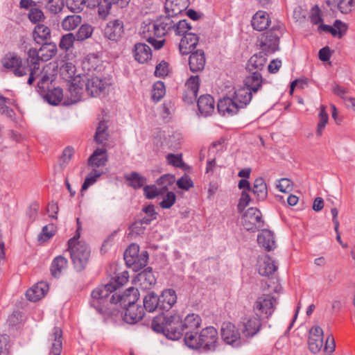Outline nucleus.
Listing matches in <instances>:
<instances>
[{"label": "nucleus", "mask_w": 355, "mask_h": 355, "mask_svg": "<svg viewBox=\"0 0 355 355\" xmlns=\"http://www.w3.org/2000/svg\"><path fill=\"white\" fill-rule=\"evenodd\" d=\"M197 105L200 113L205 116L211 115L215 109L214 98L209 94L200 96L197 101Z\"/></svg>", "instance_id": "obj_26"}, {"label": "nucleus", "mask_w": 355, "mask_h": 355, "mask_svg": "<svg viewBox=\"0 0 355 355\" xmlns=\"http://www.w3.org/2000/svg\"><path fill=\"white\" fill-rule=\"evenodd\" d=\"M251 190L258 200L263 201L268 196L267 185L262 178H258L254 180L253 188Z\"/></svg>", "instance_id": "obj_39"}, {"label": "nucleus", "mask_w": 355, "mask_h": 355, "mask_svg": "<svg viewBox=\"0 0 355 355\" xmlns=\"http://www.w3.org/2000/svg\"><path fill=\"white\" fill-rule=\"evenodd\" d=\"M39 51L41 54L42 61H47L55 55L57 48L55 45L46 43L42 44Z\"/></svg>", "instance_id": "obj_48"}, {"label": "nucleus", "mask_w": 355, "mask_h": 355, "mask_svg": "<svg viewBox=\"0 0 355 355\" xmlns=\"http://www.w3.org/2000/svg\"><path fill=\"white\" fill-rule=\"evenodd\" d=\"M261 319L256 315L245 318L243 320V334L246 337H252L260 330Z\"/></svg>", "instance_id": "obj_20"}, {"label": "nucleus", "mask_w": 355, "mask_h": 355, "mask_svg": "<svg viewBox=\"0 0 355 355\" xmlns=\"http://www.w3.org/2000/svg\"><path fill=\"white\" fill-rule=\"evenodd\" d=\"M279 28V26H273L259 39V46L265 55L273 53L279 50V36L276 33Z\"/></svg>", "instance_id": "obj_8"}, {"label": "nucleus", "mask_w": 355, "mask_h": 355, "mask_svg": "<svg viewBox=\"0 0 355 355\" xmlns=\"http://www.w3.org/2000/svg\"><path fill=\"white\" fill-rule=\"evenodd\" d=\"M104 36L114 42L119 41L124 34V24L122 20H110L104 28Z\"/></svg>", "instance_id": "obj_15"}, {"label": "nucleus", "mask_w": 355, "mask_h": 355, "mask_svg": "<svg viewBox=\"0 0 355 355\" xmlns=\"http://www.w3.org/2000/svg\"><path fill=\"white\" fill-rule=\"evenodd\" d=\"M64 6L62 0H49L46 4V8L53 14L60 12Z\"/></svg>", "instance_id": "obj_62"}, {"label": "nucleus", "mask_w": 355, "mask_h": 355, "mask_svg": "<svg viewBox=\"0 0 355 355\" xmlns=\"http://www.w3.org/2000/svg\"><path fill=\"white\" fill-rule=\"evenodd\" d=\"M107 162V150L105 148H96L88 159V165L92 167L105 166Z\"/></svg>", "instance_id": "obj_32"}, {"label": "nucleus", "mask_w": 355, "mask_h": 355, "mask_svg": "<svg viewBox=\"0 0 355 355\" xmlns=\"http://www.w3.org/2000/svg\"><path fill=\"white\" fill-rule=\"evenodd\" d=\"M112 5L111 2L106 0H101L99 4L96 5L99 16L105 18L109 14Z\"/></svg>", "instance_id": "obj_63"}, {"label": "nucleus", "mask_w": 355, "mask_h": 355, "mask_svg": "<svg viewBox=\"0 0 355 355\" xmlns=\"http://www.w3.org/2000/svg\"><path fill=\"white\" fill-rule=\"evenodd\" d=\"M175 182V176L166 174L160 177L157 180V184L159 187V188L162 191V193L166 191L168 189V187L172 185Z\"/></svg>", "instance_id": "obj_55"}, {"label": "nucleus", "mask_w": 355, "mask_h": 355, "mask_svg": "<svg viewBox=\"0 0 355 355\" xmlns=\"http://www.w3.org/2000/svg\"><path fill=\"white\" fill-rule=\"evenodd\" d=\"M137 281L142 289H150L156 283L152 268H148L137 275Z\"/></svg>", "instance_id": "obj_33"}, {"label": "nucleus", "mask_w": 355, "mask_h": 355, "mask_svg": "<svg viewBox=\"0 0 355 355\" xmlns=\"http://www.w3.org/2000/svg\"><path fill=\"white\" fill-rule=\"evenodd\" d=\"M159 302V309L168 311L176 303L177 295L174 290L166 289L162 291L160 296L158 297Z\"/></svg>", "instance_id": "obj_28"}, {"label": "nucleus", "mask_w": 355, "mask_h": 355, "mask_svg": "<svg viewBox=\"0 0 355 355\" xmlns=\"http://www.w3.org/2000/svg\"><path fill=\"white\" fill-rule=\"evenodd\" d=\"M266 55L263 51L253 55L248 60L247 64L248 70L252 72L254 70L258 72L261 71L266 62Z\"/></svg>", "instance_id": "obj_36"}, {"label": "nucleus", "mask_w": 355, "mask_h": 355, "mask_svg": "<svg viewBox=\"0 0 355 355\" xmlns=\"http://www.w3.org/2000/svg\"><path fill=\"white\" fill-rule=\"evenodd\" d=\"M1 62L3 66L15 76L21 77L28 74V67H26L23 60L15 53H8Z\"/></svg>", "instance_id": "obj_9"}, {"label": "nucleus", "mask_w": 355, "mask_h": 355, "mask_svg": "<svg viewBox=\"0 0 355 355\" xmlns=\"http://www.w3.org/2000/svg\"><path fill=\"white\" fill-rule=\"evenodd\" d=\"M77 234L68 241L67 250L70 253L75 269L77 271H82L86 268L89 262L91 250L85 242L78 241V239L80 237L78 231L80 228L79 218H77Z\"/></svg>", "instance_id": "obj_5"}, {"label": "nucleus", "mask_w": 355, "mask_h": 355, "mask_svg": "<svg viewBox=\"0 0 355 355\" xmlns=\"http://www.w3.org/2000/svg\"><path fill=\"white\" fill-rule=\"evenodd\" d=\"M309 348L314 354L318 352L323 345L322 338H310L309 337Z\"/></svg>", "instance_id": "obj_61"}, {"label": "nucleus", "mask_w": 355, "mask_h": 355, "mask_svg": "<svg viewBox=\"0 0 355 355\" xmlns=\"http://www.w3.org/2000/svg\"><path fill=\"white\" fill-rule=\"evenodd\" d=\"M108 127L105 121H101L96 128L94 135V139L96 143L103 144L108 140L109 133L107 131Z\"/></svg>", "instance_id": "obj_44"}, {"label": "nucleus", "mask_w": 355, "mask_h": 355, "mask_svg": "<svg viewBox=\"0 0 355 355\" xmlns=\"http://www.w3.org/2000/svg\"><path fill=\"white\" fill-rule=\"evenodd\" d=\"M125 179L128 182V185L135 189L141 188L146 183V178L137 172L125 175Z\"/></svg>", "instance_id": "obj_42"}, {"label": "nucleus", "mask_w": 355, "mask_h": 355, "mask_svg": "<svg viewBox=\"0 0 355 355\" xmlns=\"http://www.w3.org/2000/svg\"><path fill=\"white\" fill-rule=\"evenodd\" d=\"M132 55L137 62L144 64L151 59V49L144 43H137L132 49Z\"/></svg>", "instance_id": "obj_22"}, {"label": "nucleus", "mask_w": 355, "mask_h": 355, "mask_svg": "<svg viewBox=\"0 0 355 355\" xmlns=\"http://www.w3.org/2000/svg\"><path fill=\"white\" fill-rule=\"evenodd\" d=\"M76 40L75 35L71 33L65 34L62 36L60 43L59 47L64 51H68L71 49L74 43V41Z\"/></svg>", "instance_id": "obj_56"}, {"label": "nucleus", "mask_w": 355, "mask_h": 355, "mask_svg": "<svg viewBox=\"0 0 355 355\" xmlns=\"http://www.w3.org/2000/svg\"><path fill=\"white\" fill-rule=\"evenodd\" d=\"M199 38L196 34H185L180 40L179 44L180 52L182 55H187L191 53L196 47Z\"/></svg>", "instance_id": "obj_21"}, {"label": "nucleus", "mask_w": 355, "mask_h": 355, "mask_svg": "<svg viewBox=\"0 0 355 355\" xmlns=\"http://www.w3.org/2000/svg\"><path fill=\"white\" fill-rule=\"evenodd\" d=\"M201 322V318L198 314L191 313L187 315L182 321L183 331L188 330L186 332H193L194 330L200 327Z\"/></svg>", "instance_id": "obj_37"}, {"label": "nucleus", "mask_w": 355, "mask_h": 355, "mask_svg": "<svg viewBox=\"0 0 355 355\" xmlns=\"http://www.w3.org/2000/svg\"><path fill=\"white\" fill-rule=\"evenodd\" d=\"M62 329L58 327H54L49 338L51 345L50 355H60L62 349Z\"/></svg>", "instance_id": "obj_24"}, {"label": "nucleus", "mask_w": 355, "mask_h": 355, "mask_svg": "<svg viewBox=\"0 0 355 355\" xmlns=\"http://www.w3.org/2000/svg\"><path fill=\"white\" fill-rule=\"evenodd\" d=\"M277 299L270 294H263L258 297L253 305L254 314L261 320L269 318L274 313Z\"/></svg>", "instance_id": "obj_6"}, {"label": "nucleus", "mask_w": 355, "mask_h": 355, "mask_svg": "<svg viewBox=\"0 0 355 355\" xmlns=\"http://www.w3.org/2000/svg\"><path fill=\"white\" fill-rule=\"evenodd\" d=\"M116 297L114 300L115 308L119 311L117 304L119 303L120 306L123 307H129L132 304H137L136 302L139 300V293L137 288L130 287L128 288L123 294L115 293Z\"/></svg>", "instance_id": "obj_17"}, {"label": "nucleus", "mask_w": 355, "mask_h": 355, "mask_svg": "<svg viewBox=\"0 0 355 355\" xmlns=\"http://www.w3.org/2000/svg\"><path fill=\"white\" fill-rule=\"evenodd\" d=\"M257 242L260 246L267 251H271L276 247L273 233L268 230H263L257 236Z\"/></svg>", "instance_id": "obj_31"}, {"label": "nucleus", "mask_w": 355, "mask_h": 355, "mask_svg": "<svg viewBox=\"0 0 355 355\" xmlns=\"http://www.w3.org/2000/svg\"><path fill=\"white\" fill-rule=\"evenodd\" d=\"M220 335L223 341L233 346L241 344V334L236 327L231 322H223L220 329Z\"/></svg>", "instance_id": "obj_14"}, {"label": "nucleus", "mask_w": 355, "mask_h": 355, "mask_svg": "<svg viewBox=\"0 0 355 355\" xmlns=\"http://www.w3.org/2000/svg\"><path fill=\"white\" fill-rule=\"evenodd\" d=\"M191 28V26L187 20L183 19L177 21V17H175V26L173 27V30L177 35L184 36L185 34H189L190 33L189 31Z\"/></svg>", "instance_id": "obj_49"}, {"label": "nucleus", "mask_w": 355, "mask_h": 355, "mask_svg": "<svg viewBox=\"0 0 355 355\" xmlns=\"http://www.w3.org/2000/svg\"><path fill=\"white\" fill-rule=\"evenodd\" d=\"M40 61H42V57L39 50L34 48L30 49L27 53L26 60L24 62L28 69L29 77L27 83L29 85H33L36 78L39 76Z\"/></svg>", "instance_id": "obj_11"}, {"label": "nucleus", "mask_w": 355, "mask_h": 355, "mask_svg": "<svg viewBox=\"0 0 355 355\" xmlns=\"http://www.w3.org/2000/svg\"><path fill=\"white\" fill-rule=\"evenodd\" d=\"M102 173L94 169L85 178V181L81 187V194L83 195V192L86 191L89 187L94 184L97 179L101 175Z\"/></svg>", "instance_id": "obj_52"}, {"label": "nucleus", "mask_w": 355, "mask_h": 355, "mask_svg": "<svg viewBox=\"0 0 355 355\" xmlns=\"http://www.w3.org/2000/svg\"><path fill=\"white\" fill-rule=\"evenodd\" d=\"M36 78H40L37 83L39 91L42 93L45 92L49 87V84L51 82L49 74L46 71L40 69L39 76Z\"/></svg>", "instance_id": "obj_51"}, {"label": "nucleus", "mask_w": 355, "mask_h": 355, "mask_svg": "<svg viewBox=\"0 0 355 355\" xmlns=\"http://www.w3.org/2000/svg\"><path fill=\"white\" fill-rule=\"evenodd\" d=\"M144 309L148 312H153L156 309H159V302L158 296L154 292L148 293L144 298Z\"/></svg>", "instance_id": "obj_43"}, {"label": "nucleus", "mask_w": 355, "mask_h": 355, "mask_svg": "<svg viewBox=\"0 0 355 355\" xmlns=\"http://www.w3.org/2000/svg\"><path fill=\"white\" fill-rule=\"evenodd\" d=\"M55 234L54 226L53 224H49L44 226L40 234L38 235V241L44 243L49 240Z\"/></svg>", "instance_id": "obj_58"}, {"label": "nucleus", "mask_w": 355, "mask_h": 355, "mask_svg": "<svg viewBox=\"0 0 355 355\" xmlns=\"http://www.w3.org/2000/svg\"><path fill=\"white\" fill-rule=\"evenodd\" d=\"M74 150L71 147H67L62 152V156L60 160V165L61 167L64 168L70 162Z\"/></svg>", "instance_id": "obj_64"}, {"label": "nucleus", "mask_w": 355, "mask_h": 355, "mask_svg": "<svg viewBox=\"0 0 355 355\" xmlns=\"http://www.w3.org/2000/svg\"><path fill=\"white\" fill-rule=\"evenodd\" d=\"M139 33L156 50L160 49L164 44V39L156 40L155 38V37L162 38V36H158V28L155 21L144 22L141 26Z\"/></svg>", "instance_id": "obj_10"}, {"label": "nucleus", "mask_w": 355, "mask_h": 355, "mask_svg": "<svg viewBox=\"0 0 355 355\" xmlns=\"http://www.w3.org/2000/svg\"><path fill=\"white\" fill-rule=\"evenodd\" d=\"M82 18L80 15H68L64 18L62 21V27L65 31L74 30L80 24Z\"/></svg>", "instance_id": "obj_45"}, {"label": "nucleus", "mask_w": 355, "mask_h": 355, "mask_svg": "<svg viewBox=\"0 0 355 355\" xmlns=\"http://www.w3.org/2000/svg\"><path fill=\"white\" fill-rule=\"evenodd\" d=\"M33 37L37 43L40 44L51 37V30L47 26L39 24L33 30Z\"/></svg>", "instance_id": "obj_40"}, {"label": "nucleus", "mask_w": 355, "mask_h": 355, "mask_svg": "<svg viewBox=\"0 0 355 355\" xmlns=\"http://www.w3.org/2000/svg\"><path fill=\"white\" fill-rule=\"evenodd\" d=\"M85 79V90L88 95L92 97H96L103 93L108 86V83L103 79L97 76L92 77L91 78Z\"/></svg>", "instance_id": "obj_16"}, {"label": "nucleus", "mask_w": 355, "mask_h": 355, "mask_svg": "<svg viewBox=\"0 0 355 355\" xmlns=\"http://www.w3.org/2000/svg\"><path fill=\"white\" fill-rule=\"evenodd\" d=\"M218 339V331L214 327L202 329L198 336L194 332H186L184 343L191 349L214 351Z\"/></svg>", "instance_id": "obj_3"}, {"label": "nucleus", "mask_w": 355, "mask_h": 355, "mask_svg": "<svg viewBox=\"0 0 355 355\" xmlns=\"http://www.w3.org/2000/svg\"><path fill=\"white\" fill-rule=\"evenodd\" d=\"M319 122L317 125L316 134L318 136H321L323 132V130L328 123L329 116L326 112V106L322 105L320 106V113L318 114Z\"/></svg>", "instance_id": "obj_50"}, {"label": "nucleus", "mask_w": 355, "mask_h": 355, "mask_svg": "<svg viewBox=\"0 0 355 355\" xmlns=\"http://www.w3.org/2000/svg\"><path fill=\"white\" fill-rule=\"evenodd\" d=\"M128 277V272L123 271L116 276L114 282L101 286L92 291L89 304L104 320L114 319L119 315L120 311L115 308L114 305L116 294L110 295L119 286L126 283Z\"/></svg>", "instance_id": "obj_1"}, {"label": "nucleus", "mask_w": 355, "mask_h": 355, "mask_svg": "<svg viewBox=\"0 0 355 355\" xmlns=\"http://www.w3.org/2000/svg\"><path fill=\"white\" fill-rule=\"evenodd\" d=\"M253 93L248 87H241L235 91L233 98L224 97L218 102V112L225 116L236 114L239 109L248 105L252 98Z\"/></svg>", "instance_id": "obj_4"}, {"label": "nucleus", "mask_w": 355, "mask_h": 355, "mask_svg": "<svg viewBox=\"0 0 355 355\" xmlns=\"http://www.w3.org/2000/svg\"><path fill=\"white\" fill-rule=\"evenodd\" d=\"M166 89L163 82L157 81L153 85L152 98L155 102L159 101L165 95Z\"/></svg>", "instance_id": "obj_54"}, {"label": "nucleus", "mask_w": 355, "mask_h": 355, "mask_svg": "<svg viewBox=\"0 0 355 355\" xmlns=\"http://www.w3.org/2000/svg\"><path fill=\"white\" fill-rule=\"evenodd\" d=\"M28 18L32 23L37 24L44 21L45 16L43 11L37 6H35L28 11Z\"/></svg>", "instance_id": "obj_57"}, {"label": "nucleus", "mask_w": 355, "mask_h": 355, "mask_svg": "<svg viewBox=\"0 0 355 355\" xmlns=\"http://www.w3.org/2000/svg\"><path fill=\"white\" fill-rule=\"evenodd\" d=\"M166 15L164 16H160L155 21L158 28V36L164 37L171 30H173V27L175 26V16L168 15V12H166Z\"/></svg>", "instance_id": "obj_23"}, {"label": "nucleus", "mask_w": 355, "mask_h": 355, "mask_svg": "<svg viewBox=\"0 0 355 355\" xmlns=\"http://www.w3.org/2000/svg\"><path fill=\"white\" fill-rule=\"evenodd\" d=\"M11 103V99L6 98L0 94V114L8 119H14L15 113L14 110L9 107L8 105H10Z\"/></svg>", "instance_id": "obj_46"}, {"label": "nucleus", "mask_w": 355, "mask_h": 355, "mask_svg": "<svg viewBox=\"0 0 355 355\" xmlns=\"http://www.w3.org/2000/svg\"><path fill=\"white\" fill-rule=\"evenodd\" d=\"M146 227L142 225V223L135 221L130 227L129 235L132 238L143 235L145 233Z\"/></svg>", "instance_id": "obj_60"}, {"label": "nucleus", "mask_w": 355, "mask_h": 355, "mask_svg": "<svg viewBox=\"0 0 355 355\" xmlns=\"http://www.w3.org/2000/svg\"><path fill=\"white\" fill-rule=\"evenodd\" d=\"M277 270L275 262L268 255H266L258 261V271L262 276H270Z\"/></svg>", "instance_id": "obj_27"}, {"label": "nucleus", "mask_w": 355, "mask_h": 355, "mask_svg": "<svg viewBox=\"0 0 355 355\" xmlns=\"http://www.w3.org/2000/svg\"><path fill=\"white\" fill-rule=\"evenodd\" d=\"M68 261L63 256H58L53 260L51 265V272L54 277H59L62 271L67 268Z\"/></svg>", "instance_id": "obj_38"}, {"label": "nucleus", "mask_w": 355, "mask_h": 355, "mask_svg": "<svg viewBox=\"0 0 355 355\" xmlns=\"http://www.w3.org/2000/svg\"><path fill=\"white\" fill-rule=\"evenodd\" d=\"M102 64L100 57L94 53H90L86 56L83 62V67L88 71L97 70Z\"/></svg>", "instance_id": "obj_41"}, {"label": "nucleus", "mask_w": 355, "mask_h": 355, "mask_svg": "<svg viewBox=\"0 0 355 355\" xmlns=\"http://www.w3.org/2000/svg\"><path fill=\"white\" fill-rule=\"evenodd\" d=\"M85 86V79L81 76L75 77L69 85L67 100L65 103L67 105L73 104L81 100Z\"/></svg>", "instance_id": "obj_13"}, {"label": "nucleus", "mask_w": 355, "mask_h": 355, "mask_svg": "<svg viewBox=\"0 0 355 355\" xmlns=\"http://www.w3.org/2000/svg\"><path fill=\"white\" fill-rule=\"evenodd\" d=\"M63 93L62 89L60 87L49 89L45 94L44 98L47 102L53 105H58L62 99Z\"/></svg>", "instance_id": "obj_47"}, {"label": "nucleus", "mask_w": 355, "mask_h": 355, "mask_svg": "<svg viewBox=\"0 0 355 355\" xmlns=\"http://www.w3.org/2000/svg\"><path fill=\"white\" fill-rule=\"evenodd\" d=\"M93 27L89 24H83L78 29L75 37L78 41H84L89 38L93 33Z\"/></svg>", "instance_id": "obj_53"}, {"label": "nucleus", "mask_w": 355, "mask_h": 355, "mask_svg": "<svg viewBox=\"0 0 355 355\" xmlns=\"http://www.w3.org/2000/svg\"><path fill=\"white\" fill-rule=\"evenodd\" d=\"M261 213L258 209L250 207L243 214L242 224L248 231L254 232L263 227V222L261 220Z\"/></svg>", "instance_id": "obj_12"}, {"label": "nucleus", "mask_w": 355, "mask_h": 355, "mask_svg": "<svg viewBox=\"0 0 355 355\" xmlns=\"http://www.w3.org/2000/svg\"><path fill=\"white\" fill-rule=\"evenodd\" d=\"M262 84L263 78L258 71H252L244 80V87H248L253 94H256L262 87Z\"/></svg>", "instance_id": "obj_30"}, {"label": "nucleus", "mask_w": 355, "mask_h": 355, "mask_svg": "<svg viewBox=\"0 0 355 355\" xmlns=\"http://www.w3.org/2000/svg\"><path fill=\"white\" fill-rule=\"evenodd\" d=\"M75 72L76 67L71 62H66L60 67V73L66 79L71 78L75 75Z\"/></svg>", "instance_id": "obj_59"}, {"label": "nucleus", "mask_w": 355, "mask_h": 355, "mask_svg": "<svg viewBox=\"0 0 355 355\" xmlns=\"http://www.w3.org/2000/svg\"><path fill=\"white\" fill-rule=\"evenodd\" d=\"M123 320L128 324H135L140 321L144 315V310L141 306L132 304L124 309Z\"/></svg>", "instance_id": "obj_19"}, {"label": "nucleus", "mask_w": 355, "mask_h": 355, "mask_svg": "<svg viewBox=\"0 0 355 355\" xmlns=\"http://www.w3.org/2000/svg\"><path fill=\"white\" fill-rule=\"evenodd\" d=\"M152 329L171 340H179L183 335L182 320L178 314H160L152 321Z\"/></svg>", "instance_id": "obj_2"}, {"label": "nucleus", "mask_w": 355, "mask_h": 355, "mask_svg": "<svg viewBox=\"0 0 355 355\" xmlns=\"http://www.w3.org/2000/svg\"><path fill=\"white\" fill-rule=\"evenodd\" d=\"M139 247L137 244L132 243L124 252V260L128 267L138 270L145 267L148 263V254L144 252L139 254Z\"/></svg>", "instance_id": "obj_7"}, {"label": "nucleus", "mask_w": 355, "mask_h": 355, "mask_svg": "<svg viewBox=\"0 0 355 355\" xmlns=\"http://www.w3.org/2000/svg\"><path fill=\"white\" fill-rule=\"evenodd\" d=\"M190 53L189 64L191 71L193 72L202 71L206 62L204 51L202 50H197Z\"/></svg>", "instance_id": "obj_25"}, {"label": "nucleus", "mask_w": 355, "mask_h": 355, "mask_svg": "<svg viewBox=\"0 0 355 355\" xmlns=\"http://www.w3.org/2000/svg\"><path fill=\"white\" fill-rule=\"evenodd\" d=\"M270 21L268 14L265 11L259 10L253 16L252 26L254 29L262 31L269 26Z\"/></svg>", "instance_id": "obj_35"}, {"label": "nucleus", "mask_w": 355, "mask_h": 355, "mask_svg": "<svg viewBox=\"0 0 355 355\" xmlns=\"http://www.w3.org/2000/svg\"><path fill=\"white\" fill-rule=\"evenodd\" d=\"M49 290V286L46 282H40L29 288L26 296L29 301L37 302L42 298Z\"/></svg>", "instance_id": "obj_29"}, {"label": "nucleus", "mask_w": 355, "mask_h": 355, "mask_svg": "<svg viewBox=\"0 0 355 355\" xmlns=\"http://www.w3.org/2000/svg\"><path fill=\"white\" fill-rule=\"evenodd\" d=\"M187 7V0H166L165 9L168 15L177 17Z\"/></svg>", "instance_id": "obj_34"}, {"label": "nucleus", "mask_w": 355, "mask_h": 355, "mask_svg": "<svg viewBox=\"0 0 355 355\" xmlns=\"http://www.w3.org/2000/svg\"><path fill=\"white\" fill-rule=\"evenodd\" d=\"M200 86L198 76H191L184 85V91L182 95L183 101L187 103H193L196 101Z\"/></svg>", "instance_id": "obj_18"}]
</instances>
